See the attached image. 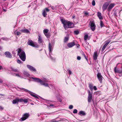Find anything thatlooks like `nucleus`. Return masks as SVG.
Here are the masks:
<instances>
[{
    "instance_id": "46",
    "label": "nucleus",
    "mask_w": 122,
    "mask_h": 122,
    "mask_svg": "<svg viewBox=\"0 0 122 122\" xmlns=\"http://www.w3.org/2000/svg\"><path fill=\"white\" fill-rule=\"evenodd\" d=\"M93 88L94 90L95 91H96L97 90V88L96 86H94L93 87Z\"/></svg>"
},
{
    "instance_id": "54",
    "label": "nucleus",
    "mask_w": 122,
    "mask_h": 122,
    "mask_svg": "<svg viewBox=\"0 0 122 122\" xmlns=\"http://www.w3.org/2000/svg\"><path fill=\"white\" fill-rule=\"evenodd\" d=\"M5 38H1V39H2L3 40H5Z\"/></svg>"
},
{
    "instance_id": "34",
    "label": "nucleus",
    "mask_w": 122,
    "mask_h": 122,
    "mask_svg": "<svg viewBox=\"0 0 122 122\" xmlns=\"http://www.w3.org/2000/svg\"><path fill=\"white\" fill-rule=\"evenodd\" d=\"M111 41L110 40H107L105 42V43L107 45H108L110 42Z\"/></svg>"
},
{
    "instance_id": "27",
    "label": "nucleus",
    "mask_w": 122,
    "mask_h": 122,
    "mask_svg": "<svg viewBox=\"0 0 122 122\" xmlns=\"http://www.w3.org/2000/svg\"><path fill=\"white\" fill-rule=\"evenodd\" d=\"M45 35L47 38H49L51 36V34L49 33H47L46 34H44Z\"/></svg>"
},
{
    "instance_id": "59",
    "label": "nucleus",
    "mask_w": 122,
    "mask_h": 122,
    "mask_svg": "<svg viewBox=\"0 0 122 122\" xmlns=\"http://www.w3.org/2000/svg\"><path fill=\"white\" fill-rule=\"evenodd\" d=\"M16 76H19V75L18 74H16Z\"/></svg>"
},
{
    "instance_id": "7",
    "label": "nucleus",
    "mask_w": 122,
    "mask_h": 122,
    "mask_svg": "<svg viewBox=\"0 0 122 122\" xmlns=\"http://www.w3.org/2000/svg\"><path fill=\"white\" fill-rule=\"evenodd\" d=\"M88 102H90L92 100V92H91L89 90L88 91Z\"/></svg>"
},
{
    "instance_id": "37",
    "label": "nucleus",
    "mask_w": 122,
    "mask_h": 122,
    "mask_svg": "<svg viewBox=\"0 0 122 122\" xmlns=\"http://www.w3.org/2000/svg\"><path fill=\"white\" fill-rule=\"evenodd\" d=\"M77 110H76V109H74L73 112V113L75 114L77 113Z\"/></svg>"
},
{
    "instance_id": "4",
    "label": "nucleus",
    "mask_w": 122,
    "mask_h": 122,
    "mask_svg": "<svg viewBox=\"0 0 122 122\" xmlns=\"http://www.w3.org/2000/svg\"><path fill=\"white\" fill-rule=\"evenodd\" d=\"M27 44L33 47L37 48L39 47V46L37 44H34L33 41L31 40H28Z\"/></svg>"
},
{
    "instance_id": "63",
    "label": "nucleus",
    "mask_w": 122,
    "mask_h": 122,
    "mask_svg": "<svg viewBox=\"0 0 122 122\" xmlns=\"http://www.w3.org/2000/svg\"><path fill=\"white\" fill-rule=\"evenodd\" d=\"M118 64H119V63L117 65V66L118 65Z\"/></svg>"
},
{
    "instance_id": "58",
    "label": "nucleus",
    "mask_w": 122,
    "mask_h": 122,
    "mask_svg": "<svg viewBox=\"0 0 122 122\" xmlns=\"http://www.w3.org/2000/svg\"><path fill=\"white\" fill-rule=\"evenodd\" d=\"M107 46H106L105 45H104V46H103V47L106 48V47Z\"/></svg>"
},
{
    "instance_id": "6",
    "label": "nucleus",
    "mask_w": 122,
    "mask_h": 122,
    "mask_svg": "<svg viewBox=\"0 0 122 122\" xmlns=\"http://www.w3.org/2000/svg\"><path fill=\"white\" fill-rule=\"evenodd\" d=\"M91 30L94 31L95 29L96 25L94 21H91L89 23Z\"/></svg>"
},
{
    "instance_id": "61",
    "label": "nucleus",
    "mask_w": 122,
    "mask_h": 122,
    "mask_svg": "<svg viewBox=\"0 0 122 122\" xmlns=\"http://www.w3.org/2000/svg\"><path fill=\"white\" fill-rule=\"evenodd\" d=\"M29 74H28H28H27V76H29Z\"/></svg>"
},
{
    "instance_id": "47",
    "label": "nucleus",
    "mask_w": 122,
    "mask_h": 122,
    "mask_svg": "<svg viewBox=\"0 0 122 122\" xmlns=\"http://www.w3.org/2000/svg\"><path fill=\"white\" fill-rule=\"evenodd\" d=\"M81 59V57L80 56H78L77 57V59L78 60H80Z\"/></svg>"
},
{
    "instance_id": "31",
    "label": "nucleus",
    "mask_w": 122,
    "mask_h": 122,
    "mask_svg": "<svg viewBox=\"0 0 122 122\" xmlns=\"http://www.w3.org/2000/svg\"><path fill=\"white\" fill-rule=\"evenodd\" d=\"M18 53H17L18 55L21 52H22V49L20 48H18Z\"/></svg>"
},
{
    "instance_id": "13",
    "label": "nucleus",
    "mask_w": 122,
    "mask_h": 122,
    "mask_svg": "<svg viewBox=\"0 0 122 122\" xmlns=\"http://www.w3.org/2000/svg\"><path fill=\"white\" fill-rule=\"evenodd\" d=\"M27 68L29 69L30 70L33 71H36V70L31 66L29 65H27Z\"/></svg>"
},
{
    "instance_id": "21",
    "label": "nucleus",
    "mask_w": 122,
    "mask_h": 122,
    "mask_svg": "<svg viewBox=\"0 0 122 122\" xmlns=\"http://www.w3.org/2000/svg\"><path fill=\"white\" fill-rule=\"evenodd\" d=\"M90 38L88 37V34H85L84 35V40H89Z\"/></svg>"
},
{
    "instance_id": "3",
    "label": "nucleus",
    "mask_w": 122,
    "mask_h": 122,
    "mask_svg": "<svg viewBox=\"0 0 122 122\" xmlns=\"http://www.w3.org/2000/svg\"><path fill=\"white\" fill-rule=\"evenodd\" d=\"M20 58L23 61H25L26 59V55L24 51H22L20 54L19 55Z\"/></svg>"
},
{
    "instance_id": "32",
    "label": "nucleus",
    "mask_w": 122,
    "mask_h": 122,
    "mask_svg": "<svg viewBox=\"0 0 122 122\" xmlns=\"http://www.w3.org/2000/svg\"><path fill=\"white\" fill-rule=\"evenodd\" d=\"M62 121V120H60L58 121H56V120H51V121L50 122H60Z\"/></svg>"
},
{
    "instance_id": "40",
    "label": "nucleus",
    "mask_w": 122,
    "mask_h": 122,
    "mask_svg": "<svg viewBox=\"0 0 122 122\" xmlns=\"http://www.w3.org/2000/svg\"><path fill=\"white\" fill-rule=\"evenodd\" d=\"M44 10H45V11H46V12H49L50 10L47 8H45Z\"/></svg>"
},
{
    "instance_id": "52",
    "label": "nucleus",
    "mask_w": 122,
    "mask_h": 122,
    "mask_svg": "<svg viewBox=\"0 0 122 122\" xmlns=\"http://www.w3.org/2000/svg\"><path fill=\"white\" fill-rule=\"evenodd\" d=\"M2 68H3L1 66H0V70L1 69H2Z\"/></svg>"
},
{
    "instance_id": "25",
    "label": "nucleus",
    "mask_w": 122,
    "mask_h": 122,
    "mask_svg": "<svg viewBox=\"0 0 122 122\" xmlns=\"http://www.w3.org/2000/svg\"><path fill=\"white\" fill-rule=\"evenodd\" d=\"M48 31L49 30L48 29H45L44 30H43V33L44 34H46L47 33H48Z\"/></svg>"
},
{
    "instance_id": "1",
    "label": "nucleus",
    "mask_w": 122,
    "mask_h": 122,
    "mask_svg": "<svg viewBox=\"0 0 122 122\" xmlns=\"http://www.w3.org/2000/svg\"><path fill=\"white\" fill-rule=\"evenodd\" d=\"M61 21L63 25L64 28L66 30L68 28H73L74 26V25L72 22L65 20L64 19H61Z\"/></svg>"
},
{
    "instance_id": "53",
    "label": "nucleus",
    "mask_w": 122,
    "mask_h": 122,
    "mask_svg": "<svg viewBox=\"0 0 122 122\" xmlns=\"http://www.w3.org/2000/svg\"><path fill=\"white\" fill-rule=\"evenodd\" d=\"M2 81L1 79H0V83H2Z\"/></svg>"
},
{
    "instance_id": "50",
    "label": "nucleus",
    "mask_w": 122,
    "mask_h": 122,
    "mask_svg": "<svg viewBox=\"0 0 122 122\" xmlns=\"http://www.w3.org/2000/svg\"><path fill=\"white\" fill-rule=\"evenodd\" d=\"M105 48L104 47H103L102 49V51H103L105 49Z\"/></svg>"
},
{
    "instance_id": "36",
    "label": "nucleus",
    "mask_w": 122,
    "mask_h": 122,
    "mask_svg": "<svg viewBox=\"0 0 122 122\" xmlns=\"http://www.w3.org/2000/svg\"><path fill=\"white\" fill-rule=\"evenodd\" d=\"M104 24L102 21L101 20L100 21V26L101 27H102L103 26Z\"/></svg>"
},
{
    "instance_id": "18",
    "label": "nucleus",
    "mask_w": 122,
    "mask_h": 122,
    "mask_svg": "<svg viewBox=\"0 0 122 122\" xmlns=\"http://www.w3.org/2000/svg\"><path fill=\"white\" fill-rule=\"evenodd\" d=\"M20 31L22 32L25 33H28L30 32L29 30L26 29H21L20 30Z\"/></svg>"
},
{
    "instance_id": "19",
    "label": "nucleus",
    "mask_w": 122,
    "mask_h": 122,
    "mask_svg": "<svg viewBox=\"0 0 122 122\" xmlns=\"http://www.w3.org/2000/svg\"><path fill=\"white\" fill-rule=\"evenodd\" d=\"M52 46L51 45V43L49 42V49L50 53H51L52 51Z\"/></svg>"
},
{
    "instance_id": "28",
    "label": "nucleus",
    "mask_w": 122,
    "mask_h": 122,
    "mask_svg": "<svg viewBox=\"0 0 122 122\" xmlns=\"http://www.w3.org/2000/svg\"><path fill=\"white\" fill-rule=\"evenodd\" d=\"M69 40V38L67 37H65L64 39V42H66L68 41Z\"/></svg>"
},
{
    "instance_id": "22",
    "label": "nucleus",
    "mask_w": 122,
    "mask_h": 122,
    "mask_svg": "<svg viewBox=\"0 0 122 122\" xmlns=\"http://www.w3.org/2000/svg\"><path fill=\"white\" fill-rule=\"evenodd\" d=\"M97 16L100 19H103L102 16L101 15V13L99 12H98L97 14Z\"/></svg>"
},
{
    "instance_id": "55",
    "label": "nucleus",
    "mask_w": 122,
    "mask_h": 122,
    "mask_svg": "<svg viewBox=\"0 0 122 122\" xmlns=\"http://www.w3.org/2000/svg\"><path fill=\"white\" fill-rule=\"evenodd\" d=\"M0 95L1 96H4V95L3 94H0Z\"/></svg>"
},
{
    "instance_id": "51",
    "label": "nucleus",
    "mask_w": 122,
    "mask_h": 122,
    "mask_svg": "<svg viewBox=\"0 0 122 122\" xmlns=\"http://www.w3.org/2000/svg\"><path fill=\"white\" fill-rule=\"evenodd\" d=\"M75 15H73L72 16V18L73 19H74V18H75Z\"/></svg>"
},
{
    "instance_id": "42",
    "label": "nucleus",
    "mask_w": 122,
    "mask_h": 122,
    "mask_svg": "<svg viewBox=\"0 0 122 122\" xmlns=\"http://www.w3.org/2000/svg\"><path fill=\"white\" fill-rule=\"evenodd\" d=\"M17 62L18 63H19V64H20V63H22V61L20 60H17Z\"/></svg>"
},
{
    "instance_id": "45",
    "label": "nucleus",
    "mask_w": 122,
    "mask_h": 122,
    "mask_svg": "<svg viewBox=\"0 0 122 122\" xmlns=\"http://www.w3.org/2000/svg\"><path fill=\"white\" fill-rule=\"evenodd\" d=\"M89 86L90 87V88L91 89H92V87H93V85L92 84H90L89 85Z\"/></svg>"
},
{
    "instance_id": "57",
    "label": "nucleus",
    "mask_w": 122,
    "mask_h": 122,
    "mask_svg": "<svg viewBox=\"0 0 122 122\" xmlns=\"http://www.w3.org/2000/svg\"><path fill=\"white\" fill-rule=\"evenodd\" d=\"M2 49V47L1 46H0V50Z\"/></svg>"
},
{
    "instance_id": "56",
    "label": "nucleus",
    "mask_w": 122,
    "mask_h": 122,
    "mask_svg": "<svg viewBox=\"0 0 122 122\" xmlns=\"http://www.w3.org/2000/svg\"><path fill=\"white\" fill-rule=\"evenodd\" d=\"M84 57H85V58L86 59V60L87 61V58H86V56H84Z\"/></svg>"
},
{
    "instance_id": "2",
    "label": "nucleus",
    "mask_w": 122,
    "mask_h": 122,
    "mask_svg": "<svg viewBox=\"0 0 122 122\" xmlns=\"http://www.w3.org/2000/svg\"><path fill=\"white\" fill-rule=\"evenodd\" d=\"M28 102V99L26 98L23 99L21 98H19L18 97L13 100L12 102L13 104H18V102H23L25 103H26Z\"/></svg>"
},
{
    "instance_id": "44",
    "label": "nucleus",
    "mask_w": 122,
    "mask_h": 122,
    "mask_svg": "<svg viewBox=\"0 0 122 122\" xmlns=\"http://www.w3.org/2000/svg\"><path fill=\"white\" fill-rule=\"evenodd\" d=\"M67 71H68L69 74H71L72 72L71 71V70L69 69H68L67 70Z\"/></svg>"
},
{
    "instance_id": "62",
    "label": "nucleus",
    "mask_w": 122,
    "mask_h": 122,
    "mask_svg": "<svg viewBox=\"0 0 122 122\" xmlns=\"http://www.w3.org/2000/svg\"><path fill=\"white\" fill-rule=\"evenodd\" d=\"M40 116V115H39V114H38V116Z\"/></svg>"
},
{
    "instance_id": "41",
    "label": "nucleus",
    "mask_w": 122,
    "mask_h": 122,
    "mask_svg": "<svg viewBox=\"0 0 122 122\" xmlns=\"http://www.w3.org/2000/svg\"><path fill=\"white\" fill-rule=\"evenodd\" d=\"M73 108V106L72 105H70L69 107V108L70 109H72Z\"/></svg>"
},
{
    "instance_id": "26",
    "label": "nucleus",
    "mask_w": 122,
    "mask_h": 122,
    "mask_svg": "<svg viewBox=\"0 0 122 122\" xmlns=\"http://www.w3.org/2000/svg\"><path fill=\"white\" fill-rule=\"evenodd\" d=\"M14 33L15 35L17 36H18L21 34L18 31H15L14 32Z\"/></svg>"
},
{
    "instance_id": "20",
    "label": "nucleus",
    "mask_w": 122,
    "mask_h": 122,
    "mask_svg": "<svg viewBox=\"0 0 122 122\" xmlns=\"http://www.w3.org/2000/svg\"><path fill=\"white\" fill-rule=\"evenodd\" d=\"M40 84L42 85H43L46 86H48V83H45L42 80Z\"/></svg>"
},
{
    "instance_id": "8",
    "label": "nucleus",
    "mask_w": 122,
    "mask_h": 122,
    "mask_svg": "<svg viewBox=\"0 0 122 122\" xmlns=\"http://www.w3.org/2000/svg\"><path fill=\"white\" fill-rule=\"evenodd\" d=\"M97 76L100 82L101 83L103 79V77L101 75V73H98L97 74Z\"/></svg>"
},
{
    "instance_id": "39",
    "label": "nucleus",
    "mask_w": 122,
    "mask_h": 122,
    "mask_svg": "<svg viewBox=\"0 0 122 122\" xmlns=\"http://www.w3.org/2000/svg\"><path fill=\"white\" fill-rule=\"evenodd\" d=\"M118 70L117 69V67H115L114 68V71L115 73H117Z\"/></svg>"
},
{
    "instance_id": "11",
    "label": "nucleus",
    "mask_w": 122,
    "mask_h": 122,
    "mask_svg": "<svg viewBox=\"0 0 122 122\" xmlns=\"http://www.w3.org/2000/svg\"><path fill=\"white\" fill-rule=\"evenodd\" d=\"M108 5L109 3L108 2H107L103 4L102 7V9L103 11H104L106 10Z\"/></svg>"
},
{
    "instance_id": "60",
    "label": "nucleus",
    "mask_w": 122,
    "mask_h": 122,
    "mask_svg": "<svg viewBox=\"0 0 122 122\" xmlns=\"http://www.w3.org/2000/svg\"><path fill=\"white\" fill-rule=\"evenodd\" d=\"M105 45L106 46L107 45L106 43H105Z\"/></svg>"
},
{
    "instance_id": "15",
    "label": "nucleus",
    "mask_w": 122,
    "mask_h": 122,
    "mask_svg": "<svg viewBox=\"0 0 122 122\" xmlns=\"http://www.w3.org/2000/svg\"><path fill=\"white\" fill-rule=\"evenodd\" d=\"M28 93L31 95L32 97L36 98V99H39L38 97L33 92L29 91Z\"/></svg>"
},
{
    "instance_id": "24",
    "label": "nucleus",
    "mask_w": 122,
    "mask_h": 122,
    "mask_svg": "<svg viewBox=\"0 0 122 122\" xmlns=\"http://www.w3.org/2000/svg\"><path fill=\"white\" fill-rule=\"evenodd\" d=\"M19 88L20 90H22L23 91H24L25 92H27L28 93L29 92V90H28L26 89H25L23 88H20V87Z\"/></svg>"
},
{
    "instance_id": "5",
    "label": "nucleus",
    "mask_w": 122,
    "mask_h": 122,
    "mask_svg": "<svg viewBox=\"0 0 122 122\" xmlns=\"http://www.w3.org/2000/svg\"><path fill=\"white\" fill-rule=\"evenodd\" d=\"M30 116L29 113H26L24 114L23 116V117L20 119V120L21 121H24L27 119Z\"/></svg>"
},
{
    "instance_id": "16",
    "label": "nucleus",
    "mask_w": 122,
    "mask_h": 122,
    "mask_svg": "<svg viewBox=\"0 0 122 122\" xmlns=\"http://www.w3.org/2000/svg\"><path fill=\"white\" fill-rule=\"evenodd\" d=\"M75 45V43L74 42L68 43L67 46L69 48Z\"/></svg>"
},
{
    "instance_id": "43",
    "label": "nucleus",
    "mask_w": 122,
    "mask_h": 122,
    "mask_svg": "<svg viewBox=\"0 0 122 122\" xmlns=\"http://www.w3.org/2000/svg\"><path fill=\"white\" fill-rule=\"evenodd\" d=\"M49 106L50 107H53L54 106V105L53 104H51Z\"/></svg>"
},
{
    "instance_id": "64",
    "label": "nucleus",
    "mask_w": 122,
    "mask_h": 122,
    "mask_svg": "<svg viewBox=\"0 0 122 122\" xmlns=\"http://www.w3.org/2000/svg\"><path fill=\"white\" fill-rule=\"evenodd\" d=\"M1 40H0V41Z\"/></svg>"
},
{
    "instance_id": "35",
    "label": "nucleus",
    "mask_w": 122,
    "mask_h": 122,
    "mask_svg": "<svg viewBox=\"0 0 122 122\" xmlns=\"http://www.w3.org/2000/svg\"><path fill=\"white\" fill-rule=\"evenodd\" d=\"M79 114L81 115H84V112L83 111H80V112Z\"/></svg>"
},
{
    "instance_id": "17",
    "label": "nucleus",
    "mask_w": 122,
    "mask_h": 122,
    "mask_svg": "<svg viewBox=\"0 0 122 122\" xmlns=\"http://www.w3.org/2000/svg\"><path fill=\"white\" fill-rule=\"evenodd\" d=\"M38 41L39 43H42L43 42V41L42 37H41V35H38Z\"/></svg>"
},
{
    "instance_id": "23",
    "label": "nucleus",
    "mask_w": 122,
    "mask_h": 122,
    "mask_svg": "<svg viewBox=\"0 0 122 122\" xmlns=\"http://www.w3.org/2000/svg\"><path fill=\"white\" fill-rule=\"evenodd\" d=\"M42 14L43 17H46V16L47 15L46 12V11H45V10H43Z\"/></svg>"
},
{
    "instance_id": "10",
    "label": "nucleus",
    "mask_w": 122,
    "mask_h": 122,
    "mask_svg": "<svg viewBox=\"0 0 122 122\" xmlns=\"http://www.w3.org/2000/svg\"><path fill=\"white\" fill-rule=\"evenodd\" d=\"M5 55L7 57L11 58L12 57V56L11 53L9 51H6L5 53Z\"/></svg>"
},
{
    "instance_id": "38",
    "label": "nucleus",
    "mask_w": 122,
    "mask_h": 122,
    "mask_svg": "<svg viewBox=\"0 0 122 122\" xmlns=\"http://www.w3.org/2000/svg\"><path fill=\"white\" fill-rule=\"evenodd\" d=\"M92 5L93 6H95V2L94 0H93L92 2Z\"/></svg>"
},
{
    "instance_id": "29",
    "label": "nucleus",
    "mask_w": 122,
    "mask_h": 122,
    "mask_svg": "<svg viewBox=\"0 0 122 122\" xmlns=\"http://www.w3.org/2000/svg\"><path fill=\"white\" fill-rule=\"evenodd\" d=\"M90 16V15L88 12H84V16H86V17H88Z\"/></svg>"
},
{
    "instance_id": "49",
    "label": "nucleus",
    "mask_w": 122,
    "mask_h": 122,
    "mask_svg": "<svg viewBox=\"0 0 122 122\" xmlns=\"http://www.w3.org/2000/svg\"><path fill=\"white\" fill-rule=\"evenodd\" d=\"M3 108L1 106H0V109L1 110H3Z\"/></svg>"
},
{
    "instance_id": "30",
    "label": "nucleus",
    "mask_w": 122,
    "mask_h": 122,
    "mask_svg": "<svg viewBox=\"0 0 122 122\" xmlns=\"http://www.w3.org/2000/svg\"><path fill=\"white\" fill-rule=\"evenodd\" d=\"M74 33L76 35H78L79 33V31L78 30H75L74 31Z\"/></svg>"
},
{
    "instance_id": "33",
    "label": "nucleus",
    "mask_w": 122,
    "mask_h": 122,
    "mask_svg": "<svg viewBox=\"0 0 122 122\" xmlns=\"http://www.w3.org/2000/svg\"><path fill=\"white\" fill-rule=\"evenodd\" d=\"M121 69L120 70H118L117 73H122V66L121 67Z\"/></svg>"
},
{
    "instance_id": "12",
    "label": "nucleus",
    "mask_w": 122,
    "mask_h": 122,
    "mask_svg": "<svg viewBox=\"0 0 122 122\" xmlns=\"http://www.w3.org/2000/svg\"><path fill=\"white\" fill-rule=\"evenodd\" d=\"M32 79L34 80L35 81L37 82H39L40 84L42 81V80L41 79H40L37 78L32 77Z\"/></svg>"
},
{
    "instance_id": "9",
    "label": "nucleus",
    "mask_w": 122,
    "mask_h": 122,
    "mask_svg": "<svg viewBox=\"0 0 122 122\" xmlns=\"http://www.w3.org/2000/svg\"><path fill=\"white\" fill-rule=\"evenodd\" d=\"M115 4L114 3H111L109 5L107 8L108 11H110L115 5Z\"/></svg>"
},
{
    "instance_id": "48",
    "label": "nucleus",
    "mask_w": 122,
    "mask_h": 122,
    "mask_svg": "<svg viewBox=\"0 0 122 122\" xmlns=\"http://www.w3.org/2000/svg\"><path fill=\"white\" fill-rule=\"evenodd\" d=\"M12 70L14 71H15V72H17V69H13Z\"/></svg>"
},
{
    "instance_id": "14",
    "label": "nucleus",
    "mask_w": 122,
    "mask_h": 122,
    "mask_svg": "<svg viewBox=\"0 0 122 122\" xmlns=\"http://www.w3.org/2000/svg\"><path fill=\"white\" fill-rule=\"evenodd\" d=\"M98 56L97 52V51H95L93 55V59L95 60H97V59Z\"/></svg>"
}]
</instances>
